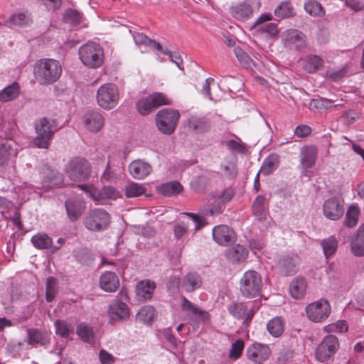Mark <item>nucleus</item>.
Here are the masks:
<instances>
[{"label":"nucleus","instance_id":"1","mask_svg":"<svg viewBox=\"0 0 364 364\" xmlns=\"http://www.w3.org/2000/svg\"><path fill=\"white\" fill-rule=\"evenodd\" d=\"M33 73L37 82L42 85H52L58 80L62 75L60 63L54 59L43 58L36 61Z\"/></svg>","mask_w":364,"mask_h":364},{"label":"nucleus","instance_id":"2","mask_svg":"<svg viewBox=\"0 0 364 364\" xmlns=\"http://www.w3.org/2000/svg\"><path fill=\"white\" fill-rule=\"evenodd\" d=\"M35 129L37 136L33 140L34 144L38 148L47 149L59 127L55 119L43 117L36 123Z\"/></svg>","mask_w":364,"mask_h":364},{"label":"nucleus","instance_id":"3","mask_svg":"<svg viewBox=\"0 0 364 364\" xmlns=\"http://www.w3.org/2000/svg\"><path fill=\"white\" fill-rule=\"evenodd\" d=\"M82 63L90 68L101 66L104 60V52L102 46L95 42H87L81 46L78 51Z\"/></svg>","mask_w":364,"mask_h":364},{"label":"nucleus","instance_id":"4","mask_svg":"<svg viewBox=\"0 0 364 364\" xmlns=\"http://www.w3.org/2000/svg\"><path fill=\"white\" fill-rule=\"evenodd\" d=\"M110 221L111 217L105 209L94 208L87 213L83 224L89 230L101 232L108 228Z\"/></svg>","mask_w":364,"mask_h":364},{"label":"nucleus","instance_id":"5","mask_svg":"<svg viewBox=\"0 0 364 364\" xmlns=\"http://www.w3.org/2000/svg\"><path fill=\"white\" fill-rule=\"evenodd\" d=\"M65 172L68 178L75 182L87 180L91 174V165L87 160L75 157L68 163Z\"/></svg>","mask_w":364,"mask_h":364},{"label":"nucleus","instance_id":"6","mask_svg":"<svg viewBox=\"0 0 364 364\" xmlns=\"http://www.w3.org/2000/svg\"><path fill=\"white\" fill-rule=\"evenodd\" d=\"M262 281L259 274L254 270L246 272L240 280V291L247 298L258 296L261 291Z\"/></svg>","mask_w":364,"mask_h":364},{"label":"nucleus","instance_id":"7","mask_svg":"<svg viewBox=\"0 0 364 364\" xmlns=\"http://www.w3.org/2000/svg\"><path fill=\"white\" fill-rule=\"evenodd\" d=\"M179 117L178 110L163 109L156 115V127L163 134H171L176 129Z\"/></svg>","mask_w":364,"mask_h":364},{"label":"nucleus","instance_id":"8","mask_svg":"<svg viewBox=\"0 0 364 364\" xmlns=\"http://www.w3.org/2000/svg\"><path fill=\"white\" fill-rule=\"evenodd\" d=\"M97 102L100 107L105 109H111L116 107L119 102V90L112 83L101 85L97 92Z\"/></svg>","mask_w":364,"mask_h":364},{"label":"nucleus","instance_id":"9","mask_svg":"<svg viewBox=\"0 0 364 364\" xmlns=\"http://www.w3.org/2000/svg\"><path fill=\"white\" fill-rule=\"evenodd\" d=\"M339 348L338 338L332 334L326 336L315 350L316 358L320 362L328 360Z\"/></svg>","mask_w":364,"mask_h":364},{"label":"nucleus","instance_id":"10","mask_svg":"<svg viewBox=\"0 0 364 364\" xmlns=\"http://www.w3.org/2000/svg\"><path fill=\"white\" fill-rule=\"evenodd\" d=\"M331 306L326 299H320L309 304L306 307L308 318L311 321L318 323L326 320L331 314Z\"/></svg>","mask_w":364,"mask_h":364},{"label":"nucleus","instance_id":"11","mask_svg":"<svg viewBox=\"0 0 364 364\" xmlns=\"http://www.w3.org/2000/svg\"><path fill=\"white\" fill-rule=\"evenodd\" d=\"M324 216L331 220L341 219L345 212L343 201L333 196L326 200L323 205Z\"/></svg>","mask_w":364,"mask_h":364},{"label":"nucleus","instance_id":"12","mask_svg":"<svg viewBox=\"0 0 364 364\" xmlns=\"http://www.w3.org/2000/svg\"><path fill=\"white\" fill-rule=\"evenodd\" d=\"M260 2L258 0H245L230 8L232 16L240 21H245L251 17L255 8H259Z\"/></svg>","mask_w":364,"mask_h":364},{"label":"nucleus","instance_id":"13","mask_svg":"<svg viewBox=\"0 0 364 364\" xmlns=\"http://www.w3.org/2000/svg\"><path fill=\"white\" fill-rule=\"evenodd\" d=\"M40 174L42 176L41 185L46 188L60 186L63 182V176L58 171L52 169L48 165H43Z\"/></svg>","mask_w":364,"mask_h":364},{"label":"nucleus","instance_id":"14","mask_svg":"<svg viewBox=\"0 0 364 364\" xmlns=\"http://www.w3.org/2000/svg\"><path fill=\"white\" fill-rule=\"evenodd\" d=\"M188 130L196 134L208 132L211 128L210 119L204 115L192 114L186 120Z\"/></svg>","mask_w":364,"mask_h":364},{"label":"nucleus","instance_id":"15","mask_svg":"<svg viewBox=\"0 0 364 364\" xmlns=\"http://www.w3.org/2000/svg\"><path fill=\"white\" fill-rule=\"evenodd\" d=\"M284 45L290 48L301 50L306 46L304 33L297 29H289L284 33Z\"/></svg>","mask_w":364,"mask_h":364},{"label":"nucleus","instance_id":"16","mask_svg":"<svg viewBox=\"0 0 364 364\" xmlns=\"http://www.w3.org/2000/svg\"><path fill=\"white\" fill-rule=\"evenodd\" d=\"M67 215L71 222L77 220L85 209V202L80 198L73 197L65 201Z\"/></svg>","mask_w":364,"mask_h":364},{"label":"nucleus","instance_id":"17","mask_svg":"<svg viewBox=\"0 0 364 364\" xmlns=\"http://www.w3.org/2000/svg\"><path fill=\"white\" fill-rule=\"evenodd\" d=\"M271 350L267 345L259 343H254L246 350L247 358L256 363H260L267 360Z\"/></svg>","mask_w":364,"mask_h":364},{"label":"nucleus","instance_id":"18","mask_svg":"<svg viewBox=\"0 0 364 364\" xmlns=\"http://www.w3.org/2000/svg\"><path fill=\"white\" fill-rule=\"evenodd\" d=\"M228 310L229 314L235 318L244 319L243 323L246 326L251 321L255 314L252 309H250L247 306L242 302L231 303L228 305Z\"/></svg>","mask_w":364,"mask_h":364},{"label":"nucleus","instance_id":"19","mask_svg":"<svg viewBox=\"0 0 364 364\" xmlns=\"http://www.w3.org/2000/svg\"><path fill=\"white\" fill-rule=\"evenodd\" d=\"M299 263V259L296 255L284 256L278 262L279 274L285 277L296 274L298 270Z\"/></svg>","mask_w":364,"mask_h":364},{"label":"nucleus","instance_id":"20","mask_svg":"<svg viewBox=\"0 0 364 364\" xmlns=\"http://www.w3.org/2000/svg\"><path fill=\"white\" fill-rule=\"evenodd\" d=\"M129 171L134 178L141 180L152 172V167L149 163L138 159L130 163L129 165Z\"/></svg>","mask_w":364,"mask_h":364},{"label":"nucleus","instance_id":"21","mask_svg":"<svg viewBox=\"0 0 364 364\" xmlns=\"http://www.w3.org/2000/svg\"><path fill=\"white\" fill-rule=\"evenodd\" d=\"M213 238L220 245H227L233 240L234 232L228 225H220L213 229Z\"/></svg>","mask_w":364,"mask_h":364},{"label":"nucleus","instance_id":"22","mask_svg":"<svg viewBox=\"0 0 364 364\" xmlns=\"http://www.w3.org/2000/svg\"><path fill=\"white\" fill-rule=\"evenodd\" d=\"M26 332L28 343L29 345L33 346L39 345L41 346L47 347L50 343V336L46 331L37 328H28Z\"/></svg>","mask_w":364,"mask_h":364},{"label":"nucleus","instance_id":"23","mask_svg":"<svg viewBox=\"0 0 364 364\" xmlns=\"http://www.w3.org/2000/svg\"><path fill=\"white\" fill-rule=\"evenodd\" d=\"M83 119L85 127L90 132H97L104 126V117L101 113L98 112H87Z\"/></svg>","mask_w":364,"mask_h":364},{"label":"nucleus","instance_id":"24","mask_svg":"<svg viewBox=\"0 0 364 364\" xmlns=\"http://www.w3.org/2000/svg\"><path fill=\"white\" fill-rule=\"evenodd\" d=\"M99 284L102 290L107 292H114L119 287V279L114 272L107 271L101 274Z\"/></svg>","mask_w":364,"mask_h":364},{"label":"nucleus","instance_id":"25","mask_svg":"<svg viewBox=\"0 0 364 364\" xmlns=\"http://www.w3.org/2000/svg\"><path fill=\"white\" fill-rule=\"evenodd\" d=\"M109 315L112 321H121L129 316L128 306L119 300L114 301L109 308Z\"/></svg>","mask_w":364,"mask_h":364},{"label":"nucleus","instance_id":"26","mask_svg":"<svg viewBox=\"0 0 364 364\" xmlns=\"http://www.w3.org/2000/svg\"><path fill=\"white\" fill-rule=\"evenodd\" d=\"M307 282L304 277L297 276L292 279L289 287L290 295L295 299H301L306 292Z\"/></svg>","mask_w":364,"mask_h":364},{"label":"nucleus","instance_id":"27","mask_svg":"<svg viewBox=\"0 0 364 364\" xmlns=\"http://www.w3.org/2000/svg\"><path fill=\"white\" fill-rule=\"evenodd\" d=\"M248 250L240 244L235 245L225 251L227 259L232 263H242L248 257Z\"/></svg>","mask_w":364,"mask_h":364},{"label":"nucleus","instance_id":"28","mask_svg":"<svg viewBox=\"0 0 364 364\" xmlns=\"http://www.w3.org/2000/svg\"><path fill=\"white\" fill-rule=\"evenodd\" d=\"M181 309L183 311L191 313L197 318L198 321L205 323L209 318V314L206 311L200 309L185 296H183L181 299Z\"/></svg>","mask_w":364,"mask_h":364},{"label":"nucleus","instance_id":"29","mask_svg":"<svg viewBox=\"0 0 364 364\" xmlns=\"http://www.w3.org/2000/svg\"><path fill=\"white\" fill-rule=\"evenodd\" d=\"M202 278L197 272L188 273L182 280L181 288L186 292H193L202 286Z\"/></svg>","mask_w":364,"mask_h":364},{"label":"nucleus","instance_id":"30","mask_svg":"<svg viewBox=\"0 0 364 364\" xmlns=\"http://www.w3.org/2000/svg\"><path fill=\"white\" fill-rule=\"evenodd\" d=\"M301 164L305 169L311 168L317 159V149L314 146L303 147L301 149Z\"/></svg>","mask_w":364,"mask_h":364},{"label":"nucleus","instance_id":"31","mask_svg":"<svg viewBox=\"0 0 364 364\" xmlns=\"http://www.w3.org/2000/svg\"><path fill=\"white\" fill-rule=\"evenodd\" d=\"M156 287V285L154 282L149 279L141 280L136 284V294L144 300L150 299Z\"/></svg>","mask_w":364,"mask_h":364},{"label":"nucleus","instance_id":"32","mask_svg":"<svg viewBox=\"0 0 364 364\" xmlns=\"http://www.w3.org/2000/svg\"><path fill=\"white\" fill-rule=\"evenodd\" d=\"M20 94V85L17 82L7 85L0 91V102H8L16 100Z\"/></svg>","mask_w":364,"mask_h":364},{"label":"nucleus","instance_id":"33","mask_svg":"<svg viewBox=\"0 0 364 364\" xmlns=\"http://www.w3.org/2000/svg\"><path fill=\"white\" fill-rule=\"evenodd\" d=\"M117 196V192L112 186H104L100 190L95 188V191L90 192V198L98 202L106 199H114L116 198Z\"/></svg>","mask_w":364,"mask_h":364},{"label":"nucleus","instance_id":"34","mask_svg":"<svg viewBox=\"0 0 364 364\" xmlns=\"http://www.w3.org/2000/svg\"><path fill=\"white\" fill-rule=\"evenodd\" d=\"M274 15L279 18H289L296 14L295 9L290 1H284L277 6L274 11Z\"/></svg>","mask_w":364,"mask_h":364},{"label":"nucleus","instance_id":"35","mask_svg":"<svg viewBox=\"0 0 364 364\" xmlns=\"http://www.w3.org/2000/svg\"><path fill=\"white\" fill-rule=\"evenodd\" d=\"M279 164V156L274 153L271 154L264 160L259 170V173L264 176H268L272 173L277 168Z\"/></svg>","mask_w":364,"mask_h":364},{"label":"nucleus","instance_id":"36","mask_svg":"<svg viewBox=\"0 0 364 364\" xmlns=\"http://www.w3.org/2000/svg\"><path fill=\"white\" fill-rule=\"evenodd\" d=\"M158 193L164 196H173L183 191L181 183L176 181L163 183L157 188Z\"/></svg>","mask_w":364,"mask_h":364},{"label":"nucleus","instance_id":"37","mask_svg":"<svg viewBox=\"0 0 364 364\" xmlns=\"http://www.w3.org/2000/svg\"><path fill=\"white\" fill-rule=\"evenodd\" d=\"M285 323L281 317H274L267 323V329L274 337H279L284 331Z\"/></svg>","mask_w":364,"mask_h":364},{"label":"nucleus","instance_id":"38","mask_svg":"<svg viewBox=\"0 0 364 364\" xmlns=\"http://www.w3.org/2000/svg\"><path fill=\"white\" fill-rule=\"evenodd\" d=\"M351 250L355 256H364V227L358 230L356 237L351 242Z\"/></svg>","mask_w":364,"mask_h":364},{"label":"nucleus","instance_id":"39","mask_svg":"<svg viewBox=\"0 0 364 364\" xmlns=\"http://www.w3.org/2000/svg\"><path fill=\"white\" fill-rule=\"evenodd\" d=\"M77 334L81 339L88 343H92L95 341V333L91 326L85 323H79L76 328Z\"/></svg>","mask_w":364,"mask_h":364},{"label":"nucleus","instance_id":"40","mask_svg":"<svg viewBox=\"0 0 364 364\" xmlns=\"http://www.w3.org/2000/svg\"><path fill=\"white\" fill-rule=\"evenodd\" d=\"M338 242L334 236H330L321 242L324 255L326 258L334 255L338 248Z\"/></svg>","mask_w":364,"mask_h":364},{"label":"nucleus","instance_id":"41","mask_svg":"<svg viewBox=\"0 0 364 364\" xmlns=\"http://www.w3.org/2000/svg\"><path fill=\"white\" fill-rule=\"evenodd\" d=\"M137 112L142 116H146L155 110L151 99L148 95L139 100L136 104Z\"/></svg>","mask_w":364,"mask_h":364},{"label":"nucleus","instance_id":"42","mask_svg":"<svg viewBox=\"0 0 364 364\" xmlns=\"http://www.w3.org/2000/svg\"><path fill=\"white\" fill-rule=\"evenodd\" d=\"M83 19V15L77 10L68 9L63 14V20L72 26L79 25Z\"/></svg>","mask_w":364,"mask_h":364},{"label":"nucleus","instance_id":"43","mask_svg":"<svg viewBox=\"0 0 364 364\" xmlns=\"http://www.w3.org/2000/svg\"><path fill=\"white\" fill-rule=\"evenodd\" d=\"M31 242L38 249H48L52 246V239L46 234L38 233L31 237Z\"/></svg>","mask_w":364,"mask_h":364},{"label":"nucleus","instance_id":"44","mask_svg":"<svg viewBox=\"0 0 364 364\" xmlns=\"http://www.w3.org/2000/svg\"><path fill=\"white\" fill-rule=\"evenodd\" d=\"M124 191L127 198H134L145 193L146 188L142 185L130 181L126 185Z\"/></svg>","mask_w":364,"mask_h":364},{"label":"nucleus","instance_id":"45","mask_svg":"<svg viewBox=\"0 0 364 364\" xmlns=\"http://www.w3.org/2000/svg\"><path fill=\"white\" fill-rule=\"evenodd\" d=\"M304 9L306 13L312 16H322L325 14L321 4L316 0H309L304 4Z\"/></svg>","mask_w":364,"mask_h":364},{"label":"nucleus","instance_id":"46","mask_svg":"<svg viewBox=\"0 0 364 364\" xmlns=\"http://www.w3.org/2000/svg\"><path fill=\"white\" fill-rule=\"evenodd\" d=\"M58 279L50 277L47 279L46 287V299L48 302L53 300L58 293Z\"/></svg>","mask_w":364,"mask_h":364},{"label":"nucleus","instance_id":"47","mask_svg":"<svg viewBox=\"0 0 364 364\" xmlns=\"http://www.w3.org/2000/svg\"><path fill=\"white\" fill-rule=\"evenodd\" d=\"M359 208L357 205H350L346 211L345 225L348 228L355 226L358 221Z\"/></svg>","mask_w":364,"mask_h":364},{"label":"nucleus","instance_id":"48","mask_svg":"<svg viewBox=\"0 0 364 364\" xmlns=\"http://www.w3.org/2000/svg\"><path fill=\"white\" fill-rule=\"evenodd\" d=\"M31 21L28 16L23 13L14 14L11 15L6 21V24L9 26L28 25Z\"/></svg>","mask_w":364,"mask_h":364},{"label":"nucleus","instance_id":"49","mask_svg":"<svg viewBox=\"0 0 364 364\" xmlns=\"http://www.w3.org/2000/svg\"><path fill=\"white\" fill-rule=\"evenodd\" d=\"M154 309L151 306L141 307L136 314V318L142 323H149L153 321Z\"/></svg>","mask_w":364,"mask_h":364},{"label":"nucleus","instance_id":"50","mask_svg":"<svg viewBox=\"0 0 364 364\" xmlns=\"http://www.w3.org/2000/svg\"><path fill=\"white\" fill-rule=\"evenodd\" d=\"M323 60L318 55H310L306 58V68L309 73H314L323 66Z\"/></svg>","mask_w":364,"mask_h":364},{"label":"nucleus","instance_id":"51","mask_svg":"<svg viewBox=\"0 0 364 364\" xmlns=\"http://www.w3.org/2000/svg\"><path fill=\"white\" fill-rule=\"evenodd\" d=\"M149 96L151 99L155 109L161 105H168L171 104V100L162 92H154Z\"/></svg>","mask_w":364,"mask_h":364},{"label":"nucleus","instance_id":"52","mask_svg":"<svg viewBox=\"0 0 364 364\" xmlns=\"http://www.w3.org/2000/svg\"><path fill=\"white\" fill-rule=\"evenodd\" d=\"M234 52L237 60L244 67L246 68H251V66L254 63L252 59L246 52L239 47L235 48Z\"/></svg>","mask_w":364,"mask_h":364},{"label":"nucleus","instance_id":"53","mask_svg":"<svg viewBox=\"0 0 364 364\" xmlns=\"http://www.w3.org/2000/svg\"><path fill=\"white\" fill-rule=\"evenodd\" d=\"M244 347L245 343L242 339H238L233 342L229 351V358L234 360L238 359L244 350Z\"/></svg>","mask_w":364,"mask_h":364},{"label":"nucleus","instance_id":"54","mask_svg":"<svg viewBox=\"0 0 364 364\" xmlns=\"http://www.w3.org/2000/svg\"><path fill=\"white\" fill-rule=\"evenodd\" d=\"M75 257L80 263L86 265L90 264L93 260L92 255L85 248H81L75 251Z\"/></svg>","mask_w":364,"mask_h":364},{"label":"nucleus","instance_id":"55","mask_svg":"<svg viewBox=\"0 0 364 364\" xmlns=\"http://www.w3.org/2000/svg\"><path fill=\"white\" fill-rule=\"evenodd\" d=\"M261 33H267L269 36H277L278 33L277 25L275 23L262 24L258 29Z\"/></svg>","mask_w":364,"mask_h":364},{"label":"nucleus","instance_id":"56","mask_svg":"<svg viewBox=\"0 0 364 364\" xmlns=\"http://www.w3.org/2000/svg\"><path fill=\"white\" fill-rule=\"evenodd\" d=\"M56 333L63 337H68L70 334V329L67 323L64 321L57 320L55 323Z\"/></svg>","mask_w":364,"mask_h":364},{"label":"nucleus","instance_id":"57","mask_svg":"<svg viewBox=\"0 0 364 364\" xmlns=\"http://www.w3.org/2000/svg\"><path fill=\"white\" fill-rule=\"evenodd\" d=\"M188 230V225L184 222H181L174 226V236L176 239L179 240L187 233Z\"/></svg>","mask_w":364,"mask_h":364},{"label":"nucleus","instance_id":"58","mask_svg":"<svg viewBox=\"0 0 364 364\" xmlns=\"http://www.w3.org/2000/svg\"><path fill=\"white\" fill-rule=\"evenodd\" d=\"M252 211L255 217L259 221L265 220L268 215L267 207H252Z\"/></svg>","mask_w":364,"mask_h":364},{"label":"nucleus","instance_id":"59","mask_svg":"<svg viewBox=\"0 0 364 364\" xmlns=\"http://www.w3.org/2000/svg\"><path fill=\"white\" fill-rule=\"evenodd\" d=\"M23 343L21 341H10L6 347V350L12 357H15L16 355L21 350V346Z\"/></svg>","mask_w":364,"mask_h":364},{"label":"nucleus","instance_id":"60","mask_svg":"<svg viewBox=\"0 0 364 364\" xmlns=\"http://www.w3.org/2000/svg\"><path fill=\"white\" fill-rule=\"evenodd\" d=\"M185 214L196 223V230H200L206 225L203 218L198 215L197 214L193 213H186Z\"/></svg>","mask_w":364,"mask_h":364},{"label":"nucleus","instance_id":"61","mask_svg":"<svg viewBox=\"0 0 364 364\" xmlns=\"http://www.w3.org/2000/svg\"><path fill=\"white\" fill-rule=\"evenodd\" d=\"M180 287V279L176 276H171L166 284L168 291L171 293L176 292Z\"/></svg>","mask_w":364,"mask_h":364},{"label":"nucleus","instance_id":"62","mask_svg":"<svg viewBox=\"0 0 364 364\" xmlns=\"http://www.w3.org/2000/svg\"><path fill=\"white\" fill-rule=\"evenodd\" d=\"M347 70L346 68H343L341 69H338L337 70H333L328 72V76L330 79L332 81H338L341 80L343 77H344L346 75Z\"/></svg>","mask_w":364,"mask_h":364},{"label":"nucleus","instance_id":"63","mask_svg":"<svg viewBox=\"0 0 364 364\" xmlns=\"http://www.w3.org/2000/svg\"><path fill=\"white\" fill-rule=\"evenodd\" d=\"M132 36L136 44L149 46L151 39L146 35L135 32L132 34Z\"/></svg>","mask_w":364,"mask_h":364},{"label":"nucleus","instance_id":"64","mask_svg":"<svg viewBox=\"0 0 364 364\" xmlns=\"http://www.w3.org/2000/svg\"><path fill=\"white\" fill-rule=\"evenodd\" d=\"M223 212L222 207L220 204L211 205L205 208L203 214L205 215L214 216L220 214Z\"/></svg>","mask_w":364,"mask_h":364}]
</instances>
